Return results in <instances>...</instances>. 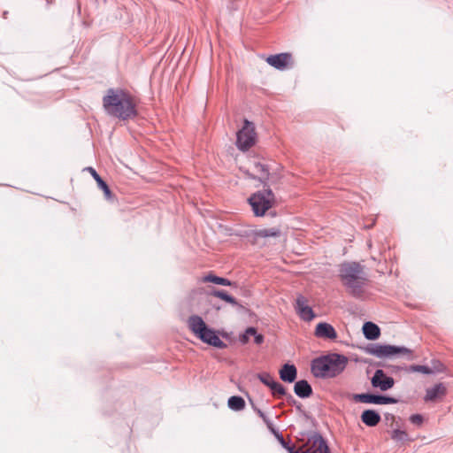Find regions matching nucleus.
Segmentation results:
<instances>
[{
  "label": "nucleus",
  "mask_w": 453,
  "mask_h": 453,
  "mask_svg": "<svg viewBox=\"0 0 453 453\" xmlns=\"http://www.w3.org/2000/svg\"><path fill=\"white\" fill-rule=\"evenodd\" d=\"M86 170L90 173L94 180L96 181L98 187L104 191L105 198L107 200H111L113 197L112 192L111 191L106 182L96 173V171L93 167H88Z\"/></svg>",
  "instance_id": "obj_17"
},
{
  "label": "nucleus",
  "mask_w": 453,
  "mask_h": 453,
  "mask_svg": "<svg viewBox=\"0 0 453 453\" xmlns=\"http://www.w3.org/2000/svg\"><path fill=\"white\" fill-rule=\"evenodd\" d=\"M188 326L196 337L207 327L203 319L198 315H192L188 318Z\"/></svg>",
  "instance_id": "obj_14"
},
{
  "label": "nucleus",
  "mask_w": 453,
  "mask_h": 453,
  "mask_svg": "<svg viewBox=\"0 0 453 453\" xmlns=\"http://www.w3.org/2000/svg\"><path fill=\"white\" fill-rule=\"evenodd\" d=\"M369 352L380 358L395 355H403L407 356L408 359H412L411 350L405 347L375 344L372 346V348L369 349Z\"/></svg>",
  "instance_id": "obj_6"
},
{
  "label": "nucleus",
  "mask_w": 453,
  "mask_h": 453,
  "mask_svg": "<svg viewBox=\"0 0 453 453\" xmlns=\"http://www.w3.org/2000/svg\"><path fill=\"white\" fill-rule=\"evenodd\" d=\"M106 114L120 120L134 119L138 112L134 97L123 88H109L103 97Z\"/></svg>",
  "instance_id": "obj_1"
},
{
  "label": "nucleus",
  "mask_w": 453,
  "mask_h": 453,
  "mask_svg": "<svg viewBox=\"0 0 453 453\" xmlns=\"http://www.w3.org/2000/svg\"><path fill=\"white\" fill-rule=\"evenodd\" d=\"M371 382L373 388H379L381 391L390 389L395 384L394 379L387 376L383 370L380 369L376 370Z\"/></svg>",
  "instance_id": "obj_9"
},
{
  "label": "nucleus",
  "mask_w": 453,
  "mask_h": 453,
  "mask_svg": "<svg viewBox=\"0 0 453 453\" xmlns=\"http://www.w3.org/2000/svg\"><path fill=\"white\" fill-rule=\"evenodd\" d=\"M203 281L212 282V283H215L218 285H222V286H231L232 285V282L229 280L226 279V278L216 276L214 274H208V275L204 276L203 279Z\"/></svg>",
  "instance_id": "obj_23"
},
{
  "label": "nucleus",
  "mask_w": 453,
  "mask_h": 453,
  "mask_svg": "<svg viewBox=\"0 0 453 453\" xmlns=\"http://www.w3.org/2000/svg\"><path fill=\"white\" fill-rule=\"evenodd\" d=\"M447 389L444 384L438 383L432 388H426L424 400L426 402H435L446 395Z\"/></svg>",
  "instance_id": "obj_13"
},
{
  "label": "nucleus",
  "mask_w": 453,
  "mask_h": 453,
  "mask_svg": "<svg viewBox=\"0 0 453 453\" xmlns=\"http://www.w3.org/2000/svg\"><path fill=\"white\" fill-rule=\"evenodd\" d=\"M339 277L349 293L360 297L368 278L364 266L357 262H347L340 265Z\"/></svg>",
  "instance_id": "obj_2"
},
{
  "label": "nucleus",
  "mask_w": 453,
  "mask_h": 453,
  "mask_svg": "<svg viewBox=\"0 0 453 453\" xmlns=\"http://www.w3.org/2000/svg\"><path fill=\"white\" fill-rule=\"evenodd\" d=\"M252 171L254 172L253 179H257L261 182L265 183L269 178V168L261 162H255Z\"/></svg>",
  "instance_id": "obj_16"
},
{
  "label": "nucleus",
  "mask_w": 453,
  "mask_h": 453,
  "mask_svg": "<svg viewBox=\"0 0 453 453\" xmlns=\"http://www.w3.org/2000/svg\"><path fill=\"white\" fill-rule=\"evenodd\" d=\"M361 420L367 426H375L380 421V415L373 410H365L361 415Z\"/></svg>",
  "instance_id": "obj_19"
},
{
  "label": "nucleus",
  "mask_w": 453,
  "mask_h": 453,
  "mask_svg": "<svg viewBox=\"0 0 453 453\" xmlns=\"http://www.w3.org/2000/svg\"><path fill=\"white\" fill-rule=\"evenodd\" d=\"M257 378L263 384H265L268 388L272 386L273 383L275 381L273 377L268 372L258 373Z\"/></svg>",
  "instance_id": "obj_29"
},
{
  "label": "nucleus",
  "mask_w": 453,
  "mask_h": 453,
  "mask_svg": "<svg viewBox=\"0 0 453 453\" xmlns=\"http://www.w3.org/2000/svg\"><path fill=\"white\" fill-rule=\"evenodd\" d=\"M211 294L213 296L219 297V298L226 301V303L233 304V305H235L237 303L235 298H234L232 296L228 295L224 290H213Z\"/></svg>",
  "instance_id": "obj_24"
},
{
  "label": "nucleus",
  "mask_w": 453,
  "mask_h": 453,
  "mask_svg": "<svg viewBox=\"0 0 453 453\" xmlns=\"http://www.w3.org/2000/svg\"><path fill=\"white\" fill-rule=\"evenodd\" d=\"M255 216H264L275 203V196L270 188L257 191L248 199Z\"/></svg>",
  "instance_id": "obj_4"
},
{
  "label": "nucleus",
  "mask_w": 453,
  "mask_h": 453,
  "mask_svg": "<svg viewBox=\"0 0 453 453\" xmlns=\"http://www.w3.org/2000/svg\"><path fill=\"white\" fill-rule=\"evenodd\" d=\"M314 334L318 338L324 340H335L337 338V333L334 326L326 322H320L315 328Z\"/></svg>",
  "instance_id": "obj_12"
},
{
  "label": "nucleus",
  "mask_w": 453,
  "mask_h": 453,
  "mask_svg": "<svg viewBox=\"0 0 453 453\" xmlns=\"http://www.w3.org/2000/svg\"><path fill=\"white\" fill-rule=\"evenodd\" d=\"M410 420L415 425H421L423 422V417L420 414H413L411 416Z\"/></svg>",
  "instance_id": "obj_33"
},
{
  "label": "nucleus",
  "mask_w": 453,
  "mask_h": 453,
  "mask_svg": "<svg viewBox=\"0 0 453 453\" xmlns=\"http://www.w3.org/2000/svg\"><path fill=\"white\" fill-rule=\"evenodd\" d=\"M411 371L421 372L424 374H431L434 372V370L431 369L430 367H428L426 365H411Z\"/></svg>",
  "instance_id": "obj_31"
},
{
  "label": "nucleus",
  "mask_w": 453,
  "mask_h": 453,
  "mask_svg": "<svg viewBox=\"0 0 453 453\" xmlns=\"http://www.w3.org/2000/svg\"><path fill=\"white\" fill-rule=\"evenodd\" d=\"M391 438L396 441H404L408 439V434L400 429H395L392 432Z\"/></svg>",
  "instance_id": "obj_28"
},
{
  "label": "nucleus",
  "mask_w": 453,
  "mask_h": 453,
  "mask_svg": "<svg viewBox=\"0 0 453 453\" xmlns=\"http://www.w3.org/2000/svg\"><path fill=\"white\" fill-rule=\"evenodd\" d=\"M197 338L202 342L219 349H224L226 347V344L216 334V332L208 326L197 336Z\"/></svg>",
  "instance_id": "obj_10"
},
{
  "label": "nucleus",
  "mask_w": 453,
  "mask_h": 453,
  "mask_svg": "<svg viewBox=\"0 0 453 453\" xmlns=\"http://www.w3.org/2000/svg\"><path fill=\"white\" fill-rule=\"evenodd\" d=\"M281 234L280 227L263 228L257 230L255 234L257 237L267 238V237H278Z\"/></svg>",
  "instance_id": "obj_21"
},
{
  "label": "nucleus",
  "mask_w": 453,
  "mask_h": 453,
  "mask_svg": "<svg viewBox=\"0 0 453 453\" xmlns=\"http://www.w3.org/2000/svg\"><path fill=\"white\" fill-rule=\"evenodd\" d=\"M291 61L292 55L290 53L271 55L266 58V62L278 70L286 69L291 64Z\"/></svg>",
  "instance_id": "obj_11"
},
{
  "label": "nucleus",
  "mask_w": 453,
  "mask_h": 453,
  "mask_svg": "<svg viewBox=\"0 0 453 453\" xmlns=\"http://www.w3.org/2000/svg\"><path fill=\"white\" fill-rule=\"evenodd\" d=\"M257 413L259 415V417L263 419V421L270 427L272 426L271 420L267 418V416L261 411L257 410Z\"/></svg>",
  "instance_id": "obj_34"
},
{
  "label": "nucleus",
  "mask_w": 453,
  "mask_h": 453,
  "mask_svg": "<svg viewBox=\"0 0 453 453\" xmlns=\"http://www.w3.org/2000/svg\"><path fill=\"white\" fill-rule=\"evenodd\" d=\"M247 334H250L252 336H254V342L256 344L260 345L264 342V335L261 334H258L255 327H252V326L248 327Z\"/></svg>",
  "instance_id": "obj_30"
},
{
  "label": "nucleus",
  "mask_w": 453,
  "mask_h": 453,
  "mask_svg": "<svg viewBox=\"0 0 453 453\" xmlns=\"http://www.w3.org/2000/svg\"><path fill=\"white\" fill-rule=\"evenodd\" d=\"M287 402L289 403V404H295L296 403V399L293 397L292 395H288L287 394Z\"/></svg>",
  "instance_id": "obj_36"
},
{
  "label": "nucleus",
  "mask_w": 453,
  "mask_h": 453,
  "mask_svg": "<svg viewBox=\"0 0 453 453\" xmlns=\"http://www.w3.org/2000/svg\"><path fill=\"white\" fill-rule=\"evenodd\" d=\"M269 388L272 390V394L278 398L287 395L285 388L277 381H274Z\"/></svg>",
  "instance_id": "obj_25"
},
{
  "label": "nucleus",
  "mask_w": 453,
  "mask_h": 453,
  "mask_svg": "<svg viewBox=\"0 0 453 453\" xmlns=\"http://www.w3.org/2000/svg\"><path fill=\"white\" fill-rule=\"evenodd\" d=\"M276 437L281 446L288 452V453H300V450L296 449L294 445H290L288 442L285 441L282 434H277Z\"/></svg>",
  "instance_id": "obj_27"
},
{
  "label": "nucleus",
  "mask_w": 453,
  "mask_h": 453,
  "mask_svg": "<svg viewBox=\"0 0 453 453\" xmlns=\"http://www.w3.org/2000/svg\"><path fill=\"white\" fill-rule=\"evenodd\" d=\"M363 333L367 340H376L380 334V327L372 322H365L363 326Z\"/></svg>",
  "instance_id": "obj_20"
},
{
  "label": "nucleus",
  "mask_w": 453,
  "mask_h": 453,
  "mask_svg": "<svg viewBox=\"0 0 453 453\" xmlns=\"http://www.w3.org/2000/svg\"><path fill=\"white\" fill-rule=\"evenodd\" d=\"M228 407L235 411H242L245 408V401L242 396L234 395L228 399Z\"/></svg>",
  "instance_id": "obj_22"
},
{
  "label": "nucleus",
  "mask_w": 453,
  "mask_h": 453,
  "mask_svg": "<svg viewBox=\"0 0 453 453\" xmlns=\"http://www.w3.org/2000/svg\"><path fill=\"white\" fill-rule=\"evenodd\" d=\"M354 400L365 403H373V404H389V403H396L397 400L394 397L385 396V395H377L372 394H357L354 395Z\"/></svg>",
  "instance_id": "obj_8"
},
{
  "label": "nucleus",
  "mask_w": 453,
  "mask_h": 453,
  "mask_svg": "<svg viewBox=\"0 0 453 453\" xmlns=\"http://www.w3.org/2000/svg\"><path fill=\"white\" fill-rule=\"evenodd\" d=\"M256 136L254 124L245 119L242 128L236 134L237 148L242 151L248 150L255 144Z\"/></svg>",
  "instance_id": "obj_5"
},
{
  "label": "nucleus",
  "mask_w": 453,
  "mask_h": 453,
  "mask_svg": "<svg viewBox=\"0 0 453 453\" xmlns=\"http://www.w3.org/2000/svg\"><path fill=\"white\" fill-rule=\"evenodd\" d=\"M348 358L333 353L314 359L311 362V372L317 378H334L346 367Z\"/></svg>",
  "instance_id": "obj_3"
},
{
  "label": "nucleus",
  "mask_w": 453,
  "mask_h": 453,
  "mask_svg": "<svg viewBox=\"0 0 453 453\" xmlns=\"http://www.w3.org/2000/svg\"><path fill=\"white\" fill-rule=\"evenodd\" d=\"M250 336H252L250 334H247V329L245 330V333L241 336L240 341L242 343L245 344L249 342Z\"/></svg>",
  "instance_id": "obj_35"
},
{
  "label": "nucleus",
  "mask_w": 453,
  "mask_h": 453,
  "mask_svg": "<svg viewBox=\"0 0 453 453\" xmlns=\"http://www.w3.org/2000/svg\"><path fill=\"white\" fill-rule=\"evenodd\" d=\"M436 365H434V370H436L437 372H440L441 371V367L443 366L440 362H436Z\"/></svg>",
  "instance_id": "obj_37"
},
{
  "label": "nucleus",
  "mask_w": 453,
  "mask_h": 453,
  "mask_svg": "<svg viewBox=\"0 0 453 453\" xmlns=\"http://www.w3.org/2000/svg\"><path fill=\"white\" fill-rule=\"evenodd\" d=\"M294 391L301 398H307L312 394V388L305 380L296 381L294 386Z\"/></svg>",
  "instance_id": "obj_18"
},
{
  "label": "nucleus",
  "mask_w": 453,
  "mask_h": 453,
  "mask_svg": "<svg viewBox=\"0 0 453 453\" xmlns=\"http://www.w3.org/2000/svg\"><path fill=\"white\" fill-rule=\"evenodd\" d=\"M300 453H330V450L322 436L316 434L309 438L307 449Z\"/></svg>",
  "instance_id": "obj_7"
},
{
  "label": "nucleus",
  "mask_w": 453,
  "mask_h": 453,
  "mask_svg": "<svg viewBox=\"0 0 453 453\" xmlns=\"http://www.w3.org/2000/svg\"><path fill=\"white\" fill-rule=\"evenodd\" d=\"M297 370L294 365L285 364L280 370V378L281 380L292 383L296 380Z\"/></svg>",
  "instance_id": "obj_15"
},
{
  "label": "nucleus",
  "mask_w": 453,
  "mask_h": 453,
  "mask_svg": "<svg viewBox=\"0 0 453 453\" xmlns=\"http://www.w3.org/2000/svg\"><path fill=\"white\" fill-rule=\"evenodd\" d=\"M307 299L303 296H298L296 300V311L303 308V307H308L307 305Z\"/></svg>",
  "instance_id": "obj_32"
},
{
  "label": "nucleus",
  "mask_w": 453,
  "mask_h": 453,
  "mask_svg": "<svg viewBox=\"0 0 453 453\" xmlns=\"http://www.w3.org/2000/svg\"><path fill=\"white\" fill-rule=\"evenodd\" d=\"M297 312L300 315V317L302 318V319H303L304 321H311L315 317V314L310 306L303 307V308L298 310Z\"/></svg>",
  "instance_id": "obj_26"
}]
</instances>
